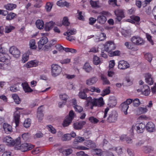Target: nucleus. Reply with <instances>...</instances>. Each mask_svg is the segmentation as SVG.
Listing matches in <instances>:
<instances>
[{"label": "nucleus", "instance_id": "f257e3e1", "mask_svg": "<svg viewBox=\"0 0 156 156\" xmlns=\"http://www.w3.org/2000/svg\"><path fill=\"white\" fill-rule=\"evenodd\" d=\"M87 106H90L91 109H93L94 106L101 107L104 104L103 98L101 97L99 98L92 99L91 97H88L86 99Z\"/></svg>", "mask_w": 156, "mask_h": 156}, {"label": "nucleus", "instance_id": "f03ea898", "mask_svg": "<svg viewBox=\"0 0 156 156\" xmlns=\"http://www.w3.org/2000/svg\"><path fill=\"white\" fill-rule=\"evenodd\" d=\"M33 147V146L30 144L24 143L21 145L20 137H18L16 140L15 149L19 150L24 152L32 149Z\"/></svg>", "mask_w": 156, "mask_h": 156}, {"label": "nucleus", "instance_id": "7ed1b4c3", "mask_svg": "<svg viewBox=\"0 0 156 156\" xmlns=\"http://www.w3.org/2000/svg\"><path fill=\"white\" fill-rule=\"evenodd\" d=\"M100 15L98 16L97 21V22L101 25L104 24L107 20L106 16H109L111 15L108 12L102 11L99 13Z\"/></svg>", "mask_w": 156, "mask_h": 156}, {"label": "nucleus", "instance_id": "20e7f679", "mask_svg": "<svg viewBox=\"0 0 156 156\" xmlns=\"http://www.w3.org/2000/svg\"><path fill=\"white\" fill-rule=\"evenodd\" d=\"M145 127V124L142 122L136 123L135 125H133L130 129L131 134H132L134 129H136L137 132L138 133H143Z\"/></svg>", "mask_w": 156, "mask_h": 156}, {"label": "nucleus", "instance_id": "39448f33", "mask_svg": "<svg viewBox=\"0 0 156 156\" xmlns=\"http://www.w3.org/2000/svg\"><path fill=\"white\" fill-rule=\"evenodd\" d=\"M51 75L54 77L59 75L62 72V68L57 64H53L51 66Z\"/></svg>", "mask_w": 156, "mask_h": 156}, {"label": "nucleus", "instance_id": "423d86ee", "mask_svg": "<svg viewBox=\"0 0 156 156\" xmlns=\"http://www.w3.org/2000/svg\"><path fill=\"white\" fill-rule=\"evenodd\" d=\"M104 49L108 54L112 51L114 50L116 48V45L112 41H109L106 42L104 45Z\"/></svg>", "mask_w": 156, "mask_h": 156}, {"label": "nucleus", "instance_id": "0eeeda50", "mask_svg": "<svg viewBox=\"0 0 156 156\" xmlns=\"http://www.w3.org/2000/svg\"><path fill=\"white\" fill-rule=\"evenodd\" d=\"M118 117L117 112L115 111H112L108 115L107 121L109 123H114L117 121Z\"/></svg>", "mask_w": 156, "mask_h": 156}, {"label": "nucleus", "instance_id": "6e6552de", "mask_svg": "<svg viewBox=\"0 0 156 156\" xmlns=\"http://www.w3.org/2000/svg\"><path fill=\"white\" fill-rule=\"evenodd\" d=\"M131 41L133 44L137 45H142L144 43V40L138 36H133L131 38Z\"/></svg>", "mask_w": 156, "mask_h": 156}, {"label": "nucleus", "instance_id": "1a4fd4ad", "mask_svg": "<svg viewBox=\"0 0 156 156\" xmlns=\"http://www.w3.org/2000/svg\"><path fill=\"white\" fill-rule=\"evenodd\" d=\"M74 115V113L73 110L70 111L69 116H67L65 119L64 120L63 124L64 126H68L71 122L72 121Z\"/></svg>", "mask_w": 156, "mask_h": 156}, {"label": "nucleus", "instance_id": "9d476101", "mask_svg": "<svg viewBox=\"0 0 156 156\" xmlns=\"http://www.w3.org/2000/svg\"><path fill=\"white\" fill-rule=\"evenodd\" d=\"M16 111L14 114V119L16 124V126H17L19 124L20 119V112L19 111L20 110H23L22 108L16 107Z\"/></svg>", "mask_w": 156, "mask_h": 156}, {"label": "nucleus", "instance_id": "9b49d317", "mask_svg": "<svg viewBox=\"0 0 156 156\" xmlns=\"http://www.w3.org/2000/svg\"><path fill=\"white\" fill-rule=\"evenodd\" d=\"M3 141L7 143V145L9 146H13L16 145V140L14 141L12 138L9 136H6L3 138Z\"/></svg>", "mask_w": 156, "mask_h": 156}, {"label": "nucleus", "instance_id": "f8f14e48", "mask_svg": "<svg viewBox=\"0 0 156 156\" xmlns=\"http://www.w3.org/2000/svg\"><path fill=\"white\" fill-rule=\"evenodd\" d=\"M10 54L15 57L18 58L20 55V51L15 46L10 47L9 50Z\"/></svg>", "mask_w": 156, "mask_h": 156}, {"label": "nucleus", "instance_id": "ddd939ff", "mask_svg": "<svg viewBox=\"0 0 156 156\" xmlns=\"http://www.w3.org/2000/svg\"><path fill=\"white\" fill-rule=\"evenodd\" d=\"M130 19H128L126 21L135 24L136 25H139L140 24V17L137 16L133 15L130 16Z\"/></svg>", "mask_w": 156, "mask_h": 156}, {"label": "nucleus", "instance_id": "4468645a", "mask_svg": "<svg viewBox=\"0 0 156 156\" xmlns=\"http://www.w3.org/2000/svg\"><path fill=\"white\" fill-rule=\"evenodd\" d=\"M129 67V64L124 60L119 61L118 62V67L120 69H125Z\"/></svg>", "mask_w": 156, "mask_h": 156}, {"label": "nucleus", "instance_id": "2eb2a0df", "mask_svg": "<svg viewBox=\"0 0 156 156\" xmlns=\"http://www.w3.org/2000/svg\"><path fill=\"white\" fill-rule=\"evenodd\" d=\"M115 14L117 17V19L119 21H120L124 17V12L122 9H117L114 12Z\"/></svg>", "mask_w": 156, "mask_h": 156}, {"label": "nucleus", "instance_id": "dca6fc26", "mask_svg": "<svg viewBox=\"0 0 156 156\" xmlns=\"http://www.w3.org/2000/svg\"><path fill=\"white\" fill-rule=\"evenodd\" d=\"M48 41L47 37L44 36L42 37L38 42V47L39 50H41L43 45L46 44Z\"/></svg>", "mask_w": 156, "mask_h": 156}, {"label": "nucleus", "instance_id": "f3484780", "mask_svg": "<svg viewBox=\"0 0 156 156\" xmlns=\"http://www.w3.org/2000/svg\"><path fill=\"white\" fill-rule=\"evenodd\" d=\"M76 136V133L72 131L70 133H67L64 135L62 137V139L63 141H68L71 140V137L74 138Z\"/></svg>", "mask_w": 156, "mask_h": 156}, {"label": "nucleus", "instance_id": "a211bd4d", "mask_svg": "<svg viewBox=\"0 0 156 156\" xmlns=\"http://www.w3.org/2000/svg\"><path fill=\"white\" fill-rule=\"evenodd\" d=\"M145 127L147 131L150 133L154 132L155 130V126L152 122H148Z\"/></svg>", "mask_w": 156, "mask_h": 156}, {"label": "nucleus", "instance_id": "6ab92c4d", "mask_svg": "<svg viewBox=\"0 0 156 156\" xmlns=\"http://www.w3.org/2000/svg\"><path fill=\"white\" fill-rule=\"evenodd\" d=\"M116 104V100L115 97L112 96L109 97V101L108 104V106L110 108H113Z\"/></svg>", "mask_w": 156, "mask_h": 156}, {"label": "nucleus", "instance_id": "aec40b11", "mask_svg": "<svg viewBox=\"0 0 156 156\" xmlns=\"http://www.w3.org/2000/svg\"><path fill=\"white\" fill-rule=\"evenodd\" d=\"M97 37L94 39V41L96 42L104 41L106 38V34L103 33H101L99 34L96 36Z\"/></svg>", "mask_w": 156, "mask_h": 156}, {"label": "nucleus", "instance_id": "412c9836", "mask_svg": "<svg viewBox=\"0 0 156 156\" xmlns=\"http://www.w3.org/2000/svg\"><path fill=\"white\" fill-rule=\"evenodd\" d=\"M108 150L115 151L118 155H120L123 153L122 148L120 147H116L112 146L109 147Z\"/></svg>", "mask_w": 156, "mask_h": 156}, {"label": "nucleus", "instance_id": "4be33fe9", "mask_svg": "<svg viewBox=\"0 0 156 156\" xmlns=\"http://www.w3.org/2000/svg\"><path fill=\"white\" fill-rule=\"evenodd\" d=\"M3 128L5 133L7 134H10L12 131V126L7 123H4L3 125Z\"/></svg>", "mask_w": 156, "mask_h": 156}, {"label": "nucleus", "instance_id": "5701e85b", "mask_svg": "<svg viewBox=\"0 0 156 156\" xmlns=\"http://www.w3.org/2000/svg\"><path fill=\"white\" fill-rule=\"evenodd\" d=\"M38 62L37 60H32L28 62L25 65L27 68L36 67L38 66Z\"/></svg>", "mask_w": 156, "mask_h": 156}, {"label": "nucleus", "instance_id": "b1692460", "mask_svg": "<svg viewBox=\"0 0 156 156\" xmlns=\"http://www.w3.org/2000/svg\"><path fill=\"white\" fill-rule=\"evenodd\" d=\"M143 94L147 96L150 94L151 90L149 87L147 85H144L141 89Z\"/></svg>", "mask_w": 156, "mask_h": 156}, {"label": "nucleus", "instance_id": "393cba45", "mask_svg": "<svg viewBox=\"0 0 156 156\" xmlns=\"http://www.w3.org/2000/svg\"><path fill=\"white\" fill-rule=\"evenodd\" d=\"M43 106H41L37 109V117L39 121H41L43 118Z\"/></svg>", "mask_w": 156, "mask_h": 156}, {"label": "nucleus", "instance_id": "a878e982", "mask_svg": "<svg viewBox=\"0 0 156 156\" xmlns=\"http://www.w3.org/2000/svg\"><path fill=\"white\" fill-rule=\"evenodd\" d=\"M145 80L147 83L150 85H152L154 83L151 75L149 73H147L145 74Z\"/></svg>", "mask_w": 156, "mask_h": 156}, {"label": "nucleus", "instance_id": "bb28decb", "mask_svg": "<svg viewBox=\"0 0 156 156\" xmlns=\"http://www.w3.org/2000/svg\"><path fill=\"white\" fill-rule=\"evenodd\" d=\"M55 23L51 21L45 23L44 26V30L46 31H49L53 27Z\"/></svg>", "mask_w": 156, "mask_h": 156}, {"label": "nucleus", "instance_id": "cd10ccee", "mask_svg": "<svg viewBox=\"0 0 156 156\" xmlns=\"http://www.w3.org/2000/svg\"><path fill=\"white\" fill-rule=\"evenodd\" d=\"M84 144L87 147L91 148L95 147H96L95 143L90 140H84Z\"/></svg>", "mask_w": 156, "mask_h": 156}, {"label": "nucleus", "instance_id": "c85d7f7f", "mask_svg": "<svg viewBox=\"0 0 156 156\" xmlns=\"http://www.w3.org/2000/svg\"><path fill=\"white\" fill-rule=\"evenodd\" d=\"M98 81V79L96 77H93L87 80L86 84L88 86L92 85L95 84Z\"/></svg>", "mask_w": 156, "mask_h": 156}, {"label": "nucleus", "instance_id": "c756f323", "mask_svg": "<svg viewBox=\"0 0 156 156\" xmlns=\"http://www.w3.org/2000/svg\"><path fill=\"white\" fill-rule=\"evenodd\" d=\"M120 107L124 114L125 115H127L128 114L127 110L129 107V105L127 104H126L125 102H123L120 105Z\"/></svg>", "mask_w": 156, "mask_h": 156}, {"label": "nucleus", "instance_id": "7c9ffc66", "mask_svg": "<svg viewBox=\"0 0 156 156\" xmlns=\"http://www.w3.org/2000/svg\"><path fill=\"white\" fill-rule=\"evenodd\" d=\"M59 152L65 156H68L70 154L73 152V150L70 148L64 149H61L59 150Z\"/></svg>", "mask_w": 156, "mask_h": 156}, {"label": "nucleus", "instance_id": "2f4dec72", "mask_svg": "<svg viewBox=\"0 0 156 156\" xmlns=\"http://www.w3.org/2000/svg\"><path fill=\"white\" fill-rule=\"evenodd\" d=\"M21 85L25 92L29 93L33 91V90L31 88L27 83H23Z\"/></svg>", "mask_w": 156, "mask_h": 156}, {"label": "nucleus", "instance_id": "473e14b6", "mask_svg": "<svg viewBox=\"0 0 156 156\" xmlns=\"http://www.w3.org/2000/svg\"><path fill=\"white\" fill-rule=\"evenodd\" d=\"M103 151L100 149L96 148L93 149L91 151V153L94 155L101 156Z\"/></svg>", "mask_w": 156, "mask_h": 156}, {"label": "nucleus", "instance_id": "72a5a7b5", "mask_svg": "<svg viewBox=\"0 0 156 156\" xmlns=\"http://www.w3.org/2000/svg\"><path fill=\"white\" fill-rule=\"evenodd\" d=\"M36 25L38 29H41L44 28V22L41 20H38L36 22Z\"/></svg>", "mask_w": 156, "mask_h": 156}, {"label": "nucleus", "instance_id": "f704fd0d", "mask_svg": "<svg viewBox=\"0 0 156 156\" xmlns=\"http://www.w3.org/2000/svg\"><path fill=\"white\" fill-rule=\"evenodd\" d=\"M76 30L74 28H71L68 29L67 31L64 33L63 35H72L76 34Z\"/></svg>", "mask_w": 156, "mask_h": 156}, {"label": "nucleus", "instance_id": "c9c22d12", "mask_svg": "<svg viewBox=\"0 0 156 156\" xmlns=\"http://www.w3.org/2000/svg\"><path fill=\"white\" fill-rule=\"evenodd\" d=\"M30 48L31 49L35 50L37 48V46L36 45L35 41L34 39H31L30 40L29 43Z\"/></svg>", "mask_w": 156, "mask_h": 156}, {"label": "nucleus", "instance_id": "e433bc0d", "mask_svg": "<svg viewBox=\"0 0 156 156\" xmlns=\"http://www.w3.org/2000/svg\"><path fill=\"white\" fill-rule=\"evenodd\" d=\"M57 5L60 7H63L64 6L68 7L69 6V3L66 1L59 0L57 2Z\"/></svg>", "mask_w": 156, "mask_h": 156}, {"label": "nucleus", "instance_id": "4c0bfd02", "mask_svg": "<svg viewBox=\"0 0 156 156\" xmlns=\"http://www.w3.org/2000/svg\"><path fill=\"white\" fill-rule=\"evenodd\" d=\"M120 140L123 141L125 140L128 143H131L132 142V139L130 137H126V135H123L121 136L120 137Z\"/></svg>", "mask_w": 156, "mask_h": 156}, {"label": "nucleus", "instance_id": "58836bf2", "mask_svg": "<svg viewBox=\"0 0 156 156\" xmlns=\"http://www.w3.org/2000/svg\"><path fill=\"white\" fill-rule=\"evenodd\" d=\"M16 5L12 3H9L5 5V8L9 10H11L16 8Z\"/></svg>", "mask_w": 156, "mask_h": 156}, {"label": "nucleus", "instance_id": "ea45409f", "mask_svg": "<svg viewBox=\"0 0 156 156\" xmlns=\"http://www.w3.org/2000/svg\"><path fill=\"white\" fill-rule=\"evenodd\" d=\"M83 69L87 73L90 72L92 69V68L88 63L86 62L83 66Z\"/></svg>", "mask_w": 156, "mask_h": 156}, {"label": "nucleus", "instance_id": "a19ab883", "mask_svg": "<svg viewBox=\"0 0 156 156\" xmlns=\"http://www.w3.org/2000/svg\"><path fill=\"white\" fill-rule=\"evenodd\" d=\"M90 3L91 6L94 8H98L101 7L98 1H94L92 0H90Z\"/></svg>", "mask_w": 156, "mask_h": 156}, {"label": "nucleus", "instance_id": "79ce46f5", "mask_svg": "<svg viewBox=\"0 0 156 156\" xmlns=\"http://www.w3.org/2000/svg\"><path fill=\"white\" fill-rule=\"evenodd\" d=\"M148 110L146 107H140L137 110V112L140 114L145 113L147 112Z\"/></svg>", "mask_w": 156, "mask_h": 156}, {"label": "nucleus", "instance_id": "37998d69", "mask_svg": "<svg viewBox=\"0 0 156 156\" xmlns=\"http://www.w3.org/2000/svg\"><path fill=\"white\" fill-rule=\"evenodd\" d=\"M85 123V122H76L74 124V127L76 129H80L82 128L83 125Z\"/></svg>", "mask_w": 156, "mask_h": 156}, {"label": "nucleus", "instance_id": "c03bdc74", "mask_svg": "<svg viewBox=\"0 0 156 156\" xmlns=\"http://www.w3.org/2000/svg\"><path fill=\"white\" fill-rule=\"evenodd\" d=\"M8 55L6 54H3L2 53L0 54V62H5L6 61H8V59L7 58Z\"/></svg>", "mask_w": 156, "mask_h": 156}, {"label": "nucleus", "instance_id": "a18cd8bd", "mask_svg": "<svg viewBox=\"0 0 156 156\" xmlns=\"http://www.w3.org/2000/svg\"><path fill=\"white\" fill-rule=\"evenodd\" d=\"M85 140L84 138L83 137L81 136H77L76 137L73 143V144H76V143H81Z\"/></svg>", "mask_w": 156, "mask_h": 156}, {"label": "nucleus", "instance_id": "49530a36", "mask_svg": "<svg viewBox=\"0 0 156 156\" xmlns=\"http://www.w3.org/2000/svg\"><path fill=\"white\" fill-rule=\"evenodd\" d=\"M122 34L124 37H128L131 35V32L129 30H122Z\"/></svg>", "mask_w": 156, "mask_h": 156}, {"label": "nucleus", "instance_id": "de8ad7c7", "mask_svg": "<svg viewBox=\"0 0 156 156\" xmlns=\"http://www.w3.org/2000/svg\"><path fill=\"white\" fill-rule=\"evenodd\" d=\"M12 97L14 99L15 102L17 104H20L21 102V100L18 95L16 94H13Z\"/></svg>", "mask_w": 156, "mask_h": 156}, {"label": "nucleus", "instance_id": "09e8293b", "mask_svg": "<svg viewBox=\"0 0 156 156\" xmlns=\"http://www.w3.org/2000/svg\"><path fill=\"white\" fill-rule=\"evenodd\" d=\"M143 151L146 153L151 152L153 150V148L151 146H145L143 147Z\"/></svg>", "mask_w": 156, "mask_h": 156}, {"label": "nucleus", "instance_id": "8fccbe9b", "mask_svg": "<svg viewBox=\"0 0 156 156\" xmlns=\"http://www.w3.org/2000/svg\"><path fill=\"white\" fill-rule=\"evenodd\" d=\"M110 87H108L104 89L101 92V95L104 96L109 94L110 92Z\"/></svg>", "mask_w": 156, "mask_h": 156}, {"label": "nucleus", "instance_id": "3c124183", "mask_svg": "<svg viewBox=\"0 0 156 156\" xmlns=\"http://www.w3.org/2000/svg\"><path fill=\"white\" fill-rule=\"evenodd\" d=\"M15 28V27L10 25L6 26L5 27V32L6 33H9Z\"/></svg>", "mask_w": 156, "mask_h": 156}, {"label": "nucleus", "instance_id": "603ef678", "mask_svg": "<svg viewBox=\"0 0 156 156\" xmlns=\"http://www.w3.org/2000/svg\"><path fill=\"white\" fill-rule=\"evenodd\" d=\"M31 123V119L27 118L26 119L24 122L23 125L24 127L27 128L30 127Z\"/></svg>", "mask_w": 156, "mask_h": 156}, {"label": "nucleus", "instance_id": "864d4df0", "mask_svg": "<svg viewBox=\"0 0 156 156\" xmlns=\"http://www.w3.org/2000/svg\"><path fill=\"white\" fill-rule=\"evenodd\" d=\"M101 79L103 81L104 84H108L110 83L109 81L107 79V77L103 75H101Z\"/></svg>", "mask_w": 156, "mask_h": 156}, {"label": "nucleus", "instance_id": "5fc2aeb1", "mask_svg": "<svg viewBox=\"0 0 156 156\" xmlns=\"http://www.w3.org/2000/svg\"><path fill=\"white\" fill-rule=\"evenodd\" d=\"M121 54L120 52L118 50H116L114 51H112L109 52V55L110 57H112L115 56H119Z\"/></svg>", "mask_w": 156, "mask_h": 156}, {"label": "nucleus", "instance_id": "6e6d98bb", "mask_svg": "<svg viewBox=\"0 0 156 156\" xmlns=\"http://www.w3.org/2000/svg\"><path fill=\"white\" fill-rule=\"evenodd\" d=\"M53 3L50 2L46 3L45 5V9L47 12H50L52 8Z\"/></svg>", "mask_w": 156, "mask_h": 156}, {"label": "nucleus", "instance_id": "4d7b16f0", "mask_svg": "<svg viewBox=\"0 0 156 156\" xmlns=\"http://www.w3.org/2000/svg\"><path fill=\"white\" fill-rule=\"evenodd\" d=\"M140 104V102L139 99L136 98L133 100V104L134 107H138Z\"/></svg>", "mask_w": 156, "mask_h": 156}, {"label": "nucleus", "instance_id": "13d9d810", "mask_svg": "<svg viewBox=\"0 0 156 156\" xmlns=\"http://www.w3.org/2000/svg\"><path fill=\"white\" fill-rule=\"evenodd\" d=\"M47 128L49 132L53 134H55L56 133V130L51 125L47 126Z\"/></svg>", "mask_w": 156, "mask_h": 156}, {"label": "nucleus", "instance_id": "bf43d9fd", "mask_svg": "<svg viewBox=\"0 0 156 156\" xmlns=\"http://www.w3.org/2000/svg\"><path fill=\"white\" fill-rule=\"evenodd\" d=\"M16 15L14 13L10 12L6 17V19L7 20H11L13 19L16 16Z\"/></svg>", "mask_w": 156, "mask_h": 156}, {"label": "nucleus", "instance_id": "052dcab7", "mask_svg": "<svg viewBox=\"0 0 156 156\" xmlns=\"http://www.w3.org/2000/svg\"><path fill=\"white\" fill-rule=\"evenodd\" d=\"M100 63V58L96 55H94L93 57V63L95 65H98Z\"/></svg>", "mask_w": 156, "mask_h": 156}, {"label": "nucleus", "instance_id": "680f3d73", "mask_svg": "<svg viewBox=\"0 0 156 156\" xmlns=\"http://www.w3.org/2000/svg\"><path fill=\"white\" fill-rule=\"evenodd\" d=\"M101 156H114L113 153L111 152L107 151H103Z\"/></svg>", "mask_w": 156, "mask_h": 156}, {"label": "nucleus", "instance_id": "e2e57ef3", "mask_svg": "<svg viewBox=\"0 0 156 156\" xmlns=\"http://www.w3.org/2000/svg\"><path fill=\"white\" fill-rule=\"evenodd\" d=\"M146 36L147 40L149 41L150 43L152 45L154 44V42L152 39L151 36L148 33H146Z\"/></svg>", "mask_w": 156, "mask_h": 156}, {"label": "nucleus", "instance_id": "0e129e2a", "mask_svg": "<svg viewBox=\"0 0 156 156\" xmlns=\"http://www.w3.org/2000/svg\"><path fill=\"white\" fill-rule=\"evenodd\" d=\"M62 24L65 26H68L69 24V22L68 18L67 17H65L63 18L62 21Z\"/></svg>", "mask_w": 156, "mask_h": 156}, {"label": "nucleus", "instance_id": "69168bd1", "mask_svg": "<svg viewBox=\"0 0 156 156\" xmlns=\"http://www.w3.org/2000/svg\"><path fill=\"white\" fill-rule=\"evenodd\" d=\"M89 120L92 123H97L99 122V120L93 116H91L89 118Z\"/></svg>", "mask_w": 156, "mask_h": 156}, {"label": "nucleus", "instance_id": "338daca9", "mask_svg": "<svg viewBox=\"0 0 156 156\" xmlns=\"http://www.w3.org/2000/svg\"><path fill=\"white\" fill-rule=\"evenodd\" d=\"M78 13L77 16L78 19L80 20H83L84 19V15L81 11H80L79 10H77Z\"/></svg>", "mask_w": 156, "mask_h": 156}, {"label": "nucleus", "instance_id": "774afa93", "mask_svg": "<svg viewBox=\"0 0 156 156\" xmlns=\"http://www.w3.org/2000/svg\"><path fill=\"white\" fill-rule=\"evenodd\" d=\"M78 96L80 98L83 99H85L87 97V94L83 91H80Z\"/></svg>", "mask_w": 156, "mask_h": 156}]
</instances>
